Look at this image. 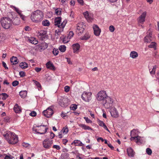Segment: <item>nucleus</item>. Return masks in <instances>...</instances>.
Returning <instances> with one entry per match:
<instances>
[{
	"label": "nucleus",
	"mask_w": 159,
	"mask_h": 159,
	"mask_svg": "<svg viewBox=\"0 0 159 159\" xmlns=\"http://www.w3.org/2000/svg\"><path fill=\"white\" fill-rule=\"evenodd\" d=\"M47 32L44 30H41L38 33V35L39 38L42 40H43L46 36Z\"/></svg>",
	"instance_id": "obj_19"
},
{
	"label": "nucleus",
	"mask_w": 159,
	"mask_h": 159,
	"mask_svg": "<svg viewBox=\"0 0 159 159\" xmlns=\"http://www.w3.org/2000/svg\"><path fill=\"white\" fill-rule=\"evenodd\" d=\"M70 89V87L68 86H66L64 87V91L66 93H67L69 92Z\"/></svg>",
	"instance_id": "obj_46"
},
{
	"label": "nucleus",
	"mask_w": 159,
	"mask_h": 159,
	"mask_svg": "<svg viewBox=\"0 0 159 159\" xmlns=\"http://www.w3.org/2000/svg\"><path fill=\"white\" fill-rule=\"evenodd\" d=\"M146 152L148 155H151L152 153V150L149 148H147L146 149Z\"/></svg>",
	"instance_id": "obj_43"
},
{
	"label": "nucleus",
	"mask_w": 159,
	"mask_h": 159,
	"mask_svg": "<svg viewBox=\"0 0 159 159\" xmlns=\"http://www.w3.org/2000/svg\"><path fill=\"white\" fill-rule=\"evenodd\" d=\"M10 118L8 117H6L4 118V121L7 122L10 121Z\"/></svg>",
	"instance_id": "obj_57"
},
{
	"label": "nucleus",
	"mask_w": 159,
	"mask_h": 159,
	"mask_svg": "<svg viewBox=\"0 0 159 159\" xmlns=\"http://www.w3.org/2000/svg\"><path fill=\"white\" fill-rule=\"evenodd\" d=\"M53 143V140L50 139H44L43 142V147L47 149H50Z\"/></svg>",
	"instance_id": "obj_7"
},
{
	"label": "nucleus",
	"mask_w": 159,
	"mask_h": 159,
	"mask_svg": "<svg viewBox=\"0 0 159 159\" xmlns=\"http://www.w3.org/2000/svg\"><path fill=\"white\" fill-rule=\"evenodd\" d=\"M35 84L38 88H40L41 87V85L38 82L36 81L35 82Z\"/></svg>",
	"instance_id": "obj_59"
},
{
	"label": "nucleus",
	"mask_w": 159,
	"mask_h": 159,
	"mask_svg": "<svg viewBox=\"0 0 159 159\" xmlns=\"http://www.w3.org/2000/svg\"><path fill=\"white\" fill-rule=\"evenodd\" d=\"M59 50L62 52H64L66 50V47L65 45H61L59 47Z\"/></svg>",
	"instance_id": "obj_35"
},
{
	"label": "nucleus",
	"mask_w": 159,
	"mask_h": 159,
	"mask_svg": "<svg viewBox=\"0 0 159 159\" xmlns=\"http://www.w3.org/2000/svg\"><path fill=\"white\" fill-rule=\"evenodd\" d=\"M36 113L35 111H32L30 114V115L32 116H35L36 115Z\"/></svg>",
	"instance_id": "obj_49"
},
{
	"label": "nucleus",
	"mask_w": 159,
	"mask_h": 159,
	"mask_svg": "<svg viewBox=\"0 0 159 159\" xmlns=\"http://www.w3.org/2000/svg\"><path fill=\"white\" fill-rule=\"evenodd\" d=\"M107 96L106 91L102 90L97 94V99L98 101H103Z\"/></svg>",
	"instance_id": "obj_6"
},
{
	"label": "nucleus",
	"mask_w": 159,
	"mask_h": 159,
	"mask_svg": "<svg viewBox=\"0 0 159 159\" xmlns=\"http://www.w3.org/2000/svg\"><path fill=\"white\" fill-rule=\"evenodd\" d=\"M30 43L34 44H36L38 43V41L34 38H31L29 39Z\"/></svg>",
	"instance_id": "obj_32"
},
{
	"label": "nucleus",
	"mask_w": 159,
	"mask_h": 159,
	"mask_svg": "<svg viewBox=\"0 0 159 159\" xmlns=\"http://www.w3.org/2000/svg\"><path fill=\"white\" fill-rule=\"evenodd\" d=\"M68 142V140L66 139H63L62 140V143L65 145L66 144V143Z\"/></svg>",
	"instance_id": "obj_62"
},
{
	"label": "nucleus",
	"mask_w": 159,
	"mask_h": 159,
	"mask_svg": "<svg viewBox=\"0 0 159 159\" xmlns=\"http://www.w3.org/2000/svg\"><path fill=\"white\" fill-rule=\"evenodd\" d=\"M43 113L45 116L49 118L50 117V116L52 115L53 113V112L51 107H49L46 110L44 111Z\"/></svg>",
	"instance_id": "obj_13"
},
{
	"label": "nucleus",
	"mask_w": 159,
	"mask_h": 159,
	"mask_svg": "<svg viewBox=\"0 0 159 159\" xmlns=\"http://www.w3.org/2000/svg\"><path fill=\"white\" fill-rule=\"evenodd\" d=\"M107 145L109 148H111V149H112V150L114 149V147L111 145V143H109L107 144Z\"/></svg>",
	"instance_id": "obj_61"
},
{
	"label": "nucleus",
	"mask_w": 159,
	"mask_h": 159,
	"mask_svg": "<svg viewBox=\"0 0 159 159\" xmlns=\"http://www.w3.org/2000/svg\"><path fill=\"white\" fill-rule=\"evenodd\" d=\"M12 20V24H13L14 25H18L20 23V18L18 17H16L13 18Z\"/></svg>",
	"instance_id": "obj_20"
},
{
	"label": "nucleus",
	"mask_w": 159,
	"mask_h": 159,
	"mask_svg": "<svg viewBox=\"0 0 159 159\" xmlns=\"http://www.w3.org/2000/svg\"><path fill=\"white\" fill-rule=\"evenodd\" d=\"M19 94L22 98H24L26 96V93L25 91H20Z\"/></svg>",
	"instance_id": "obj_40"
},
{
	"label": "nucleus",
	"mask_w": 159,
	"mask_h": 159,
	"mask_svg": "<svg viewBox=\"0 0 159 159\" xmlns=\"http://www.w3.org/2000/svg\"><path fill=\"white\" fill-rule=\"evenodd\" d=\"M2 64L3 66L5 68V69H7L8 68L7 67L6 64L4 61H2Z\"/></svg>",
	"instance_id": "obj_58"
},
{
	"label": "nucleus",
	"mask_w": 159,
	"mask_h": 159,
	"mask_svg": "<svg viewBox=\"0 0 159 159\" xmlns=\"http://www.w3.org/2000/svg\"><path fill=\"white\" fill-rule=\"evenodd\" d=\"M11 62L12 65H16L18 63L19 61L16 57H12L11 58Z\"/></svg>",
	"instance_id": "obj_26"
},
{
	"label": "nucleus",
	"mask_w": 159,
	"mask_h": 159,
	"mask_svg": "<svg viewBox=\"0 0 159 159\" xmlns=\"http://www.w3.org/2000/svg\"><path fill=\"white\" fill-rule=\"evenodd\" d=\"M14 111L16 113H20L21 111V108L17 104H16L13 108Z\"/></svg>",
	"instance_id": "obj_21"
},
{
	"label": "nucleus",
	"mask_w": 159,
	"mask_h": 159,
	"mask_svg": "<svg viewBox=\"0 0 159 159\" xmlns=\"http://www.w3.org/2000/svg\"><path fill=\"white\" fill-rule=\"evenodd\" d=\"M70 4L71 6H74L75 4V0H71L70 2Z\"/></svg>",
	"instance_id": "obj_60"
},
{
	"label": "nucleus",
	"mask_w": 159,
	"mask_h": 159,
	"mask_svg": "<svg viewBox=\"0 0 159 159\" xmlns=\"http://www.w3.org/2000/svg\"><path fill=\"white\" fill-rule=\"evenodd\" d=\"M157 67L156 65H155L153 66L152 70L150 71V73L151 75L155 74Z\"/></svg>",
	"instance_id": "obj_39"
},
{
	"label": "nucleus",
	"mask_w": 159,
	"mask_h": 159,
	"mask_svg": "<svg viewBox=\"0 0 159 159\" xmlns=\"http://www.w3.org/2000/svg\"><path fill=\"white\" fill-rule=\"evenodd\" d=\"M84 119H85V120L86 122L87 123H91L92 121H91L89 118L86 117H84Z\"/></svg>",
	"instance_id": "obj_50"
},
{
	"label": "nucleus",
	"mask_w": 159,
	"mask_h": 159,
	"mask_svg": "<svg viewBox=\"0 0 159 159\" xmlns=\"http://www.w3.org/2000/svg\"><path fill=\"white\" fill-rule=\"evenodd\" d=\"M90 37V34L89 33H86L81 38V39L82 40H87Z\"/></svg>",
	"instance_id": "obj_30"
},
{
	"label": "nucleus",
	"mask_w": 159,
	"mask_h": 159,
	"mask_svg": "<svg viewBox=\"0 0 159 159\" xmlns=\"http://www.w3.org/2000/svg\"><path fill=\"white\" fill-rule=\"evenodd\" d=\"M71 110L75 111L77 108V106L76 105H74L72 107H70Z\"/></svg>",
	"instance_id": "obj_55"
},
{
	"label": "nucleus",
	"mask_w": 159,
	"mask_h": 159,
	"mask_svg": "<svg viewBox=\"0 0 159 159\" xmlns=\"http://www.w3.org/2000/svg\"><path fill=\"white\" fill-rule=\"evenodd\" d=\"M92 93L90 92H84L82 95V99L86 102H89L92 99Z\"/></svg>",
	"instance_id": "obj_8"
},
{
	"label": "nucleus",
	"mask_w": 159,
	"mask_h": 159,
	"mask_svg": "<svg viewBox=\"0 0 159 159\" xmlns=\"http://www.w3.org/2000/svg\"><path fill=\"white\" fill-rule=\"evenodd\" d=\"M20 66L23 69H25L27 67L28 65L27 64L26 62H22L20 64Z\"/></svg>",
	"instance_id": "obj_34"
},
{
	"label": "nucleus",
	"mask_w": 159,
	"mask_h": 159,
	"mask_svg": "<svg viewBox=\"0 0 159 159\" xmlns=\"http://www.w3.org/2000/svg\"><path fill=\"white\" fill-rule=\"evenodd\" d=\"M19 84V82L17 80H15L12 83V85L13 86L15 87Z\"/></svg>",
	"instance_id": "obj_47"
},
{
	"label": "nucleus",
	"mask_w": 159,
	"mask_h": 159,
	"mask_svg": "<svg viewBox=\"0 0 159 159\" xmlns=\"http://www.w3.org/2000/svg\"><path fill=\"white\" fill-rule=\"evenodd\" d=\"M41 68H40L36 67L35 68L36 71L37 72H39L41 70Z\"/></svg>",
	"instance_id": "obj_64"
},
{
	"label": "nucleus",
	"mask_w": 159,
	"mask_h": 159,
	"mask_svg": "<svg viewBox=\"0 0 159 159\" xmlns=\"http://www.w3.org/2000/svg\"><path fill=\"white\" fill-rule=\"evenodd\" d=\"M136 131V130L134 129H133V130L131 131L130 134L131 136H132V137L130 139L131 141H133L134 140H136L137 136L133 137V136L134 135V134L135 133Z\"/></svg>",
	"instance_id": "obj_29"
},
{
	"label": "nucleus",
	"mask_w": 159,
	"mask_h": 159,
	"mask_svg": "<svg viewBox=\"0 0 159 159\" xmlns=\"http://www.w3.org/2000/svg\"><path fill=\"white\" fill-rule=\"evenodd\" d=\"M58 52L59 51L57 49H56L55 48L53 49L52 53L54 55H57L58 54Z\"/></svg>",
	"instance_id": "obj_42"
},
{
	"label": "nucleus",
	"mask_w": 159,
	"mask_h": 159,
	"mask_svg": "<svg viewBox=\"0 0 159 159\" xmlns=\"http://www.w3.org/2000/svg\"><path fill=\"white\" fill-rule=\"evenodd\" d=\"M12 8L17 12L22 20L24 21L25 20L26 17L22 13L21 11L15 6H12Z\"/></svg>",
	"instance_id": "obj_14"
},
{
	"label": "nucleus",
	"mask_w": 159,
	"mask_h": 159,
	"mask_svg": "<svg viewBox=\"0 0 159 159\" xmlns=\"http://www.w3.org/2000/svg\"><path fill=\"white\" fill-rule=\"evenodd\" d=\"M138 56V54L135 51H132L131 52L130 54V57L133 59L135 58Z\"/></svg>",
	"instance_id": "obj_28"
},
{
	"label": "nucleus",
	"mask_w": 159,
	"mask_h": 159,
	"mask_svg": "<svg viewBox=\"0 0 159 159\" xmlns=\"http://www.w3.org/2000/svg\"><path fill=\"white\" fill-rule=\"evenodd\" d=\"M13 157L12 156H9L6 155L4 157V159H12Z\"/></svg>",
	"instance_id": "obj_56"
},
{
	"label": "nucleus",
	"mask_w": 159,
	"mask_h": 159,
	"mask_svg": "<svg viewBox=\"0 0 159 159\" xmlns=\"http://www.w3.org/2000/svg\"><path fill=\"white\" fill-rule=\"evenodd\" d=\"M67 22L66 20H64L63 22L61 24V28H59V29L55 31V35L57 36V38H58V36L61 35V33L63 30V28L65 26V25Z\"/></svg>",
	"instance_id": "obj_11"
},
{
	"label": "nucleus",
	"mask_w": 159,
	"mask_h": 159,
	"mask_svg": "<svg viewBox=\"0 0 159 159\" xmlns=\"http://www.w3.org/2000/svg\"><path fill=\"white\" fill-rule=\"evenodd\" d=\"M61 11L60 9L57 8L55 10V13L57 15H60L61 14Z\"/></svg>",
	"instance_id": "obj_41"
},
{
	"label": "nucleus",
	"mask_w": 159,
	"mask_h": 159,
	"mask_svg": "<svg viewBox=\"0 0 159 159\" xmlns=\"http://www.w3.org/2000/svg\"><path fill=\"white\" fill-rule=\"evenodd\" d=\"M83 15L84 17L86 19L88 22H92L93 20V14L88 12V11H86L83 13Z\"/></svg>",
	"instance_id": "obj_15"
},
{
	"label": "nucleus",
	"mask_w": 159,
	"mask_h": 159,
	"mask_svg": "<svg viewBox=\"0 0 159 159\" xmlns=\"http://www.w3.org/2000/svg\"><path fill=\"white\" fill-rule=\"evenodd\" d=\"M99 125L102 127H103L104 125H105V123L102 121H99L98 122Z\"/></svg>",
	"instance_id": "obj_48"
},
{
	"label": "nucleus",
	"mask_w": 159,
	"mask_h": 159,
	"mask_svg": "<svg viewBox=\"0 0 159 159\" xmlns=\"http://www.w3.org/2000/svg\"><path fill=\"white\" fill-rule=\"evenodd\" d=\"M74 144L75 146H83L84 144L82 142L79 140H75L73 142L71 143V145H73Z\"/></svg>",
	"instance_id": "obj_24"
},
{
	"label": "nucleus",
	"mask_w": 159,
	"mask_h": 159,
	"mask_svg": "<svg viewBox=\"0 0 159 159\" xmlns=\"http://www.w3.org/2000/svg\"><path fill=\"white\" fill-rule=\"evenodd\" d=\"M43 13L40 10H37L33 12L30 16L31 20L35 23L41 22L43 19Z\"/></svg>",
	"instance_id": "obj_1"
},
{
	"label": "nucleus",
	"mask_w": 159,
	"mask_h": 159,
	"mask_svg": "<svg viewBox=\"0 0 159 159\" xmlns=\"http://www.w3.org/2000/svg\"><path fill=\"white\" fill-rule=\"evenodd\" d=\"M111 116L117 118L119 116V113L117 109L115 107H112L110 112Z\"/></svg>",
	"instance_id": "obj_18"
},
{
	"label": "nucleus",
	"mask_w": 159,
	"mask_h": 159,
	"mask_svg": "<svg viewBox=\"0 0 159 159\" xmlns=\"http://www.w3.org/2000/svg\"><path fill=\"white\" fill-rule=\"evenodd\" d=\"M7 141L10 144H14L16 143L18 141L17 135L13 132H10L8 134Z\"/></svg>",
	"instance_id": "obj_3"
},
{
	"label": "nucleus",
	"mask_w": 159,
	"mask_h": 159,
	"mask_svg": "<svg viewBox=\"0 0 159 159\" xmlns=\"http://www.w3.org/2000/svg\"><path fill=\"white\" fill-rule=\"evenodd\" d=\"M12 20L7 17H3L0 20V23L2 27L5 29H9L12 26Z\"/></svg>",
	"instance_id": "obj_2"
},
{
	"label": "nucleus",
	"mask_w": 159,
	"mask_h": 159,
	"mask_svg": "<svg viewBox=\"0 0 159 159\" xmlns=\"http://www.w3.org/2000/svg\"><path fill=\"white\" fill-rule=\"evenodd\" d=\"M109 30L111 32H113L115 31V28L113 26L111 25L110 26Z\"/></svg>",
	"instance_id": "obj_45"
},
{
	"label": "nucleus",
	"mask_w": 159,
	"mask_h": 159,
	"mask_svg": "<svg viewBox=\"0 0 159 159\" xmlns=\"http://www.w3.org/2000/svg\"><path fill=\"white\" fill-rule=\"evenodd\" d=\"M59 104L62 107L67 106L68 105V99L61 96L58 99Z\"/></svg>",
	"instance_id": "obj_9"
},
{
	"label": "nucleus",
	"mask_w": 159,
	"mask_h": 159,
	"mask_svg": "<svg viewBox=\"0 0 159 159\" xmlns=\"http://www.w3.org/2000/svg\"><path fill=\"white\" fill-rule=\"evenodd\" d=\"M54 134L52 132H51L50 135V137L52 139H53L54 137Z\"/></svg>",
	"instance_id": "obj_63"
},
{
	"label": "nucleus",
	"mask_w": 159,
	"mask_h": 159,
	"mask_svg": "<svg viewBox=\"0 0 159 159\" xmlns=\"http://www.w3.org/2000/svg\"><path fill=\"white\" fill-rule=\"evenodd\" d=\"M53 148H56L57 150H59L60 149L61 147L57 145H54L52 147Z\"/></svg>",
	"instance_id": "obj_51"
},
{
	"label": "nucleus",
	"mask_w": 159,
	"mask_h": 159,
	"mask_svg": "<svg viewBox=\"0 0 159 159\" xmlns=\"http://www.w3.org/2000/svg\"><path fill=\"white\" fill-rule=\"evenodd\" d=\"M42 25L44 26H48L50 25V23L48 20H45L43 21Z\"/></svg>",
	"instance_id": "obj_36"
},
{
	"label": "nucleus",
	"mask_w": 159,
	"mask_h": 159,
	"mask_svg": "<svg viewBox=\"0 0 159 159\" xmlns=\"http://www.w3.org/2000/svg\"><path fill=\"white\" fill-rule=\"evenodd\" d=\"M19 75L21 77H24L25 76V73L23 71H20L19 72Z\"/></svg>",
	"instance_id": "obj_53"
},
{
	"label": "nucleus",
	"mask_w": 159,
	"mask_h": 159,
	"mask_svg": "<svg viewBox=\"0 0 159 159\" xmlns=\"http://www.w3.org/2000/svg\"><path fill=\"white\" fill-rule=\"evenodd\" d=\"M46 66L48 69H50L52 70H55V67L53 64L50 61H49L46 63Z\"/></svg>",
	"instance_id": "obj_23"
},
{
	"label": "nucleus",
	"mask_w": 159,
	"mask_h": 159,
	"mask_svg": "<svg viewBox=\"0 0 159 159\" xmlns=\"http://www.w3.org/2000/svg\"><path fill=\"white\" fill-rule=\"evenodd\" d=\"M47 129L48 128L44 125L37 126L33 128V131L41 134H45L47 132Z\"/></svg>",
	"instance_id": "obj_4"
},
{
	"label": "nucleus",
	"mask_w": 159,
	"mask_h": 159,
	"mask_svg": "<svg viewBox=\"0 0 159 159\" xmlns=\"http://www.w3.org/2000/svg\"><path fill=\"white\" fill-rule=\"evenodd\" d=\"M140 139L141 137L139 136H137V138L136 140V143H141V141Z\"/></svg>",
	"instance_id": "obj_44"
},
{
	"label": "nucleus",
	"mask_w": 159,
	"mask_h": 159,
	"mask_svg": "<svg viewBox=\"0 0 159 159\" xmlns=\"http://www.w3.org/2000/svg\"><path fill=\"white\" fill-rule=\"evenodd\" d=\"M73 35L74 33L72 31H70L69 33L68 37L70 39L73 36Z\"/></svg>",
	"instance_id": "obj_52"
},
{
	"label": "nucleus",
	"mask_w": 159,
	"mask_h": 159,
	"mask_svg": "<svg viewBox=\"0 0 159 159\" xmlns=\"http://www.w3.org/2000/svg\"><path fill=\"white\" fill-rule=\"evenodd\" d=\"M147 12H143L139 16L138 19V21L139 23L143 24L145 21V18L146 16Z\"/></svg>",
	"instance_id": "obj_17"
},
{
	"label": "nucleus",
	"mask_w": 159,
	"mask_h": 159,
	"mask_svg": "<svg viewBox=\"0 0 159 159\" xmlns=\"http://www.w3.org/2000/svg\"><path fill=\"white\" fill-rule=\"evenodd\" d=\"M72 47L74 52H75L78 51L80 47V45L78 43L73 44Z\"/></svg>",
	"instance_id": "obj_27"
},
{
	"label": "nucleus",
	"mask_w": 159,
	"mask_h": 159,
	"mask_svg": "<svg viewBox=\"0 0 159 159\" xmlns=\"http://www.w3.org/2000/svg\"><path fill=\"white\" fill-rule=\"evenodd\" d=\"M127 153L129 157H133L134 156L135 152L131 148H129L127 149Z\"/></svg>",
	"instance_id": "obj_25"
},
{
	"label": "nucleus",
	"mask_w": 159,
	"mask_h": 159,
	"mask_svg": "<svg viewBox=\"0 0 159 159\" xmlns=\"http://www.w3.org/2000/svg\"><path fill=\"white\" fill-rule=\"evenodd\" d=\"M102 102L105 108H108L112 106L113 100L110 97L108 96Z\"/></svg>",
	"instance_id": "obj_5"
},
{
	"label": "nucleus",
	"mask_w": 159,
	"mask_h": 159,
	"mask_svg": "<svg viewBox=\"0 0 159 159\" xmlns=\"http://www.w3.org/2000/svg\"><path fill=\"white\" fill-rule=\"evenodd\" d=\"M4 35L2 33L0 34V41H3L4 39L3 38Z\"/></svg>",
	"instance_id": "obj_54"
},
{
	"label": "nucleus",
	"mask_w": 159,
	"mask_h": 159,
	"mask_svg": "<svg viewBox=\"0 0 159 159\" xmlns=\"http://www.w3.org/2000/svg\"><path fill=\"white\" fill-rule=\"evenodd\" d=\"M93 27L94 35L97 36H99L100 35L101 30L97 25H93Z\"/></svg>",
	"instance_id": "obj_16"
},
{
	"label": "nucleus",
	"mask_w": 159,
	"mask_h": 159,
	"mask_svg": "<svg viewBox=\"0 0 159 159\" xmlns=\"http://www.w3.org/2000/svg\"><path fill=\"white\" fill-rule=\"evenodd\" d=\"M147 34V35L144 38V40L145 42L149 43L153 40L152 31L150 29L148 31Z\"/></svg>",
	"instance_id": "obj_12"
},
{
	"label": "nucleus",
	"mask_w": 159,
	"mask_h": 159,
	"mask_svg": "<svg viewBox=\"0 0 159 159\" xmlns=\"http://www.w3.org/2000/svg\"><path fill=\"white\" fill-rule=\"evenodd\" d=\"M61 18V17H58L55 18V25H57L58 28H61L60 24Z\"/></svg>",
	"instance_id": "obj_22"
},
{
	"label": "nucleus",
	"mask_w": 159,
	"mask_h": 159,
	"mask_svg": "<svg viewBox=\"0 0 159 159\" xmlns=\"http://www.w3.org/2000/svg\"><path fill=\"white\" fill-rule=\"evenodd\" d=\"M2 96V99L3 100H5L6 99L8 98V95L6 94V93H2L1 94H0V96Z\"/></svg>",
	"instance_id": "obj_37"
},
{
	"label": "nucleus",
	"mask_w": 159,
	"mask_h": 159,
	"mask_svg": "<svg viewBox=\"0 0 159 159\" xmlns=\"http://www.w3.org/2000/svg\"><path fill=\"white\" fill-rule=\"evenodd\" d=\"M79 126L82 128L84 130H92V129L90 127L88 126H87L85 124H80L79 125Z\"/></svg>",
	"instance_id": "obj_31"
},
{
	"label": "nucleus",
	"mask_w": 159,
	"mask_h": 159,
	"mask_svg": "<svg viewBox=\"0 0 159 159\" xmlns=\"http://www.w3.org/2000/svg\"><path fill=\"white\" fill-rule=\"evenodd\" d=\"M85 25L83 22H80L78 23L76 26V31L78 34L82 33L85 29Z\"/></svg>",
	"instance_id": "obj_10"
},
{
	"label": "nucleus",
	"mask_w": 159,
	"mask_h": 159,
	"mask_svg": "<svg viewBox=\"0 0 159 159\" xmlns=\"http://www.w3.org/2000/svg\"><path fill=\"white\" fill-rule=\"evenodd\" d=\"M68 127L66 126L62 129L60 132L64 134H65L68 133Z\"/></svg>",
	"instance_id": "obj_33"
},
{
	"label": "nucleus",
	"mask_w": 159,
	"mask_h": 159,
	"mask_svg": "<svg viewBox=\"0 0 159 159\" xmlns=\"http://www.w3.org/2000/svg\"><path fill=\"white\" fill-rule=\"evenodd\" d=\"M156 47V43L154 42H152L148 46V47L151 48H155Z\"/></svg>",
	"instance_id": "obj_38"
}]
</instances>
